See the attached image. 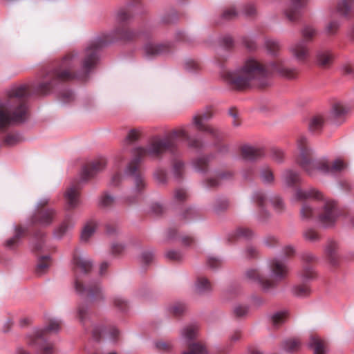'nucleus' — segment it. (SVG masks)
Instances as JSON below:
<instances>
[{
  "mask_svg": "<svg viewBox=\"0 0 354 354\" xmlns=\"http://www.w3.org/2000/svg\"><path fill=\"white\" fill-rule=\"evenodd\" d=\"M86 310L83 307H80L78 308V315L81 320H83L84 315L86 314Z\"/></svg>",
  "mask_w": 354,
  "mask_h": 354,
  "instance_id": "obj_61",
  "label": "nucleus"
},
{
  "mask_svg": "<svg viewBox=\"0 0 354 354\" xmlns=\"http://www.w3.org/2000/svg\"><path fill=\"white\" fill-rule=\"evenodd\" d=\"M140 137V132L138 130H131L126 138V141L128 142H133L137 140Z\"/></svg>",
  "mask_w": 354,
  "mask_h": 354,
  "instance_id": "obj_41",
  "label": "nucleus"
},
{
  "mask_svg": "<svg viewBox=\"0 0 354 354\" xmlns=\"http://www.w3.org/2000/svg\"><path fill=\"white\" fill-rule=\"evenodd\" d=\"M204 348L198 344H192L189 345V350L185 351L183 354H204Z\"/></svg>",
  "mask_w": 354,
  "mask_h": 354,
  "instance_id": "obj_35",
  "label": "nucleus"
},
{
  "mask_svg": "<svg viewBox=\"0 0 354 354\" xmlns=\"http://www.w3.org/2000/svg\"><path fill=\"white\" fill-rule=\"evenodd\" d=\"M28 86H13L6 91L8 99L0 102V129L8 127L13 122H21L26 118L27 108L21 98L27 95Z\"/></svg>",
  "mask_w": 354,
  "mask_h": 354,
  "instance_id": "obj_3",
  "label": "nucleus"
},
{
  "mask_svg": "<svg viewBox=\"0 0 354 354\" xmlns=\"http://www.w3.org/2000/svg\"><path fill=\"white\" fill-rule=\"evenodd\" d=\"M123 250L122 245L118 244L113 246V250L115 253H119Z\"/></svg>",
  "mask_w": 354,
  "mask_h": 354,
  "instance_id": "obj_63",
  "label": "nucleus"
},
{
  "mask_svg": "<svg viewBox=\"0 0 354 354\" xmlns=\"http://www.w3.org/2000/svg\"><path fill=\"white\" fill-rule=\"evenodd\" d=\"M287 313L285 311L278 312L273 315L272 317V320L273 324L275 326H278L283 323L286 319Z\"/></svg>",
  "mask_w": 354,
  "mask_h": 354,
  "instance_id": "obj_36",
  "label": "nucleus"
},
{
  "mask_svg": "<svg viewBox=\"0 0 354 354\" xmlns=\"http://www.w3.org/2000/svg\"><path fill=\"white\" fill-rule=\"evenodd\" d=\"M290 51L298 62H304L309 54L308 49L303 41L298 42L291 46Z\"/></svg>",
  "mask_w": 354,
  "mask_h": 354,
  "instance_id": "obj_9",
  "label": "nucleus"
},
{
  "mask_svg": "<svg viewBox=\"0 0 354 354\" xmlns=\"http://www.w3.org/2000/svg\"><path fill=\"white\" fill-rule=\"evenodd\" d=\"M261 178L264 183H270L273 180V175L269 169L263 170L261 173Z\"/></svg>",
  "mask_w": 354,
  "mask_h": 354,
  "instance_id": "obj_40",
  "label": "nucleus"
},
{
  "mask_svg": "<svg viewBox=\"0 0 354 354\" xmlns=\"http://www.w3.org/2000/svg\"><path fill=\"white\" fill-rule=\"evenodd\" d=\"M198 333V328L196 326H189L183 330V335L187 339L194 338Z\"/></svg>",
  "mask_w": 354,
  "mask_h": 354,
  "instance_id": "obj_31",
  "label": "nucleus"
},
{
  "mask_svg": "<svg viewBox=\"0 0 354 354\" xmlns=\"http://www.w3.org/2000/svg\"><path fill=\"white\" fill-rule=\"evenodd\" d=\"M76 269L82 272H86L91 268V263L84 257L75 259Z\"/></svg>",
  "mask_w": 354,
  "mask_h": 354,
  "instance_id": "obj_22",
  "label": "nucleus"
},
{
  "mask_svg": "<svg viewBox=\"0 0 354 354\" xmlns=\"http://www.w3.org/2000/svg\"><path fill=\"white\" fill-rule=\"evenodd\" d=\"M173 310H174V313L175 314L178 315V314H180L181 313H183V310H184V307H183V306H179V307H178V306H174V307L173 308Z\"/></svg>",
  "mask_w": 354,
  "mask_h": 354,
  "instance_id": "obj_62",
  "label": "nucleus"
},
{
  "mask_svg": "<svg viewBox=\"0 0 354 354\" xmlns=\"http://www.w3.org/2000/svg\"><path fill=\"white\" fill-rule=\"evenodd\" d=\"M177 139H185L189 142V145L193 147H199V144L189 139L187 129L185 127H180L173 130L169 136L165 138L153 139L147 149L138 147L133 150L135 156L133 162L127 168V172L133 174L136 170V164L142 158L149 156L151 158L158 157L160 154L173 147Z\"/></svg>",
  "mask_w": 354,
  "mask_h": 354,
  "instance_id": "obj_2",
  "label": "nucleus"
},
{
  "mask_svg": "<svg viewBox=\"0 0 354 354\" xmlns=\"http://www.w3.org/2000/svg\"><path fill=\"white\" fill-rule=\"evenodd\" d=\"M87 57L83 62V69L85 71L91 68L97 62V57L96 51L90 48L86 50Z\"/></svg>",
  "mask_w": 354,
  "mask_h": 354,
  "instance_id": "obj_17",
  "label": "nucleus"
},
{
  "mask_svg": "<svg viewBox=\"0 0 354 354\" xmlns=\"http://www.w3.org/2000/svg\"><path fill=\"white\" fill-rule=\"evenodd\" d=\"M42 354H53V347L50 344H45L41 347Z\"/></svg>",
  "mask_w": 354,
  "mask_h": 354,
  "instance_id": "obj_53",
  "label": "nucleus"
},
{
  "mask_svg": "<svg viewBox=\"0 0 354 354\" xmlns=\"http://www.w3.org/2000/svg\"><path fill=\"white\" fill-rule=\"evenodd\" d=\"M338 28L339 24L337 21H331L327 25L326 30L328 34H333L337 31Z\"/></svg>",
  "mask_w": 354,
  "mask_h": 354,
  "instance_id": "obj_47",
  "label": "nucleus"
},
{
  "mask_svg": "<svg viewBox=\"0 0 354 354\" xmlns=\"http://www.w3.org/2000/svg\"><path fill=\"white\" fill-rule=\"evenodd\" d=\"M283 178L286 183L290 186L293 185L295 183L298 182L299 180V176L298 174L292 171H287L284 175Z\"/></svg>",
  "mask_w": 354,
  "mask_h": 354,
  "instance_id": "obj_29",
  "label": "nucleus"
},
{
  "mask_svg": "<svg viewBox=\"0 0 354 354\" xmlns=\"http://www.w3.org/2000/svg\"><path fill=\"white\" fill-rule=\"evenodd\" d=\"M6 142H7L8 145H13L17 143V137L16 136H13V135L8 136L6 139Z\"/></svg>",
  "mask_w": 354,
  "mask_h": 354,
  "instance_id": "obj_55",
  "label": "nucleus"
},
{
  "mask_svg": "<svg viewBox=\"0 0 354 354\" xmlns=\"http://www.w3.org/2000/svg\"><path fill=\"white\" fill-rule=\"evenodd\" d=\"M102 332L103 333V335L105 336V337L106 339H114L115 338H116V337L118 335V330L115 328H113L111 329H110L109 330H104L103 328H95L93 330V337L95 339H96L97 340L99 339V336H98V333Z\"/></svg>",
  "mask_w": 354,
  "mask_h": 354,
  "instance_id": "obj_19",
  "label": "nucleus"
},
{
  "mask_svg": "<svg viewBox=\"0 0 354 354\" xmlns=\"http://www.w3.org/2000/svg\"><path fill=\"white\" fill-rule=\"evenodd\" d=\"M349 11L350 6L344 1L337 6V12L339 16L346 17L348 15Z\"/></svg>",
  "mask_w": 354,
  "mask_h": 354,
  "instance_id": "obj_38",
  "label": "nucleus"
},
{
  "mask_svg": "<svg viewBox=\"0 0 354 354\" xmlns=\"http://www.w3.org/2000/svg\"><path fill=\"white\" fill-rule=\"evenodd\" d=\"M142 258L145 262L148 263L152 260L153 254L151 252H145L142 254Z\"/></svg>",
  "mask_w": 354,
  "mask_h": 354,
  "instance_id": "obj_57",
  "label": "nucleus"
},
{
  "mask_svg": "<svg viewBox=\"0 0 354 354\" xmlns=\"http://www.w3.org/2000/svg\"><path fill=\"white\" fill-rule=\"evenodd\" d=\"M97 225L94 222L88 223L82 230L81 239L83 241H87L89 238L94 234Z\"/></svg>",
  "mask_w": 354,
  "mask_h": 354,
  "instance_id": "obj_23",
  "label": "nucleus"
},
{
  "mask_svg": "<svg viewBox=\"0 0 354 354\" xmlns=\"http://www.w3.org/2000/svg\"><path fill=\"white\" fill-rule=\"evenodd\" d=\"M333 54L328 50H320L317 54V64L322 67L329 66L333 61Z\"/></svg>",
  "mask_w": 354,
  "mask_h": 354,
  "instance_id": "obj_11",
  "label": "nucleus"
},
{
  "mask_svg": "<svg viewBox=\"0 0 354 354\" xmlns=\"http://www.w3.org/2000/svg\"><path fill=\"white\" fill-rule=\"evenodd\" d=\"M283 158V153L280 149H274L272 151V158L277 162H281Z\"/></svg>",
  "mask_w": 354,
  "mask_h": 354,
  "instance_id": "obj_50",
  "label": "nucleus"
},
{
  "mask_svg": "<svg viewBox=\"0 0 354 354\" xmlns=\"http://www.w3.org/2000/svg\"><path fill=\"white\" fill-rule=\"evenodd\" d=\"M50 264H51V263H50V259L49 257H48V256L41 257L39 259L37 265V268H36L37 272L39 274H42L47 270V269L50 267Z\"/></svg>",
  "mask_w": 354,
  "mask_h": 354,
  "instance_id": "obj_24",
  "label": "nucleus"
},
{
  "mask_svg": "<svg viewBox=\"0 0 354 354\" xmlns=\"http://www.w3.org/2000/svg\"><path fill=\"white\" fill-rule=\"evenodd\" d=\"M348 109L342 102H335L330 111V119L334 123L341 121L342 118L348 112Z\"/></svg>",
  "mask_w": 354,
  "mask_h": 354,
  "instance_id": "obj_10",
  "label": "nucleus"
},
{
  "mask_svg": "<svg viewBox=\"0 0 354 354\" xmlns=\"http://www.w3.org/2000/svg\"><path fill=\"white\" fill-rule=\"evenodd\" d=\"M115 198L108 194L103 195L100 200V205L104 207L112 206L115 203Z\"/></svg>",
  "mask_w": 354,
  "mask_h": 354,
  "instance_id": "obj_34",
  "label": "nucleus"
},
{
  "mask_svg": "<svg viewBox=\"0 0 354 354\" xmlns=\"http://www.w3.org/2000/svg\"><path fill=\"white\" fill-rule=\"evenodd\" d=\"M261 154V151L251 146H243L241 149V155L246 160H253Z\"/></svg>",
  "mask_w": 354,
  "mask_h": 354,
  "instance_id": "obj_20",
  "label": "nucleus"
},
{
  "mask_svg": "<svg viewBox=\"0 0 354 354\" xmlns=\"http://www.w3.org/2000/svg\"><path fill=\"white\" fill-rule=\"evenodd\" d=\"M186 192L182 189L176 190L174 194V197L178 201L184 200L186 198Z\"/></svg>",
  "mask_w": 354,
  "mask_h": 354,
  "instance_id": "obj_51",
  "label": "nucleus"
},
{
  "mask_svg": "<svg viewBox=\"0 0 354 354\" xmlns=\"http://www.w3.org/2000/svg\"><path fill=\"white\" fill-rule=\"evenodd\" d=\"M75 62V57L74 55H68L62 61L60 67L56 70L53 74V82L56 80L64 81L73 78V75L71 72V69L73 67Z\"/></svg>",
  "mask_w": 354,
  "mask_h": 354,
  "instance_id": "obj_7",
  "label": "nucleus"
},
{
  "mask_svg": "<svg viewBox=\"0 0 354 354\" xmlns=\"http://www.w3.org/2000/svg\"><path fill=\"white\" fill-rule=\"evenodd\" d=\"M274 73L288 78H295L297 71L283 66L280 61H274L266 65L260 63L253 57L245 59L241 67L236 71L224 72L225 80L238 88L248 86L254 80L269 77Z\"/></svg>",
  "mask_w": 354,
  "mask_h": 354,
  "instance_id": "obj_1",
  "label": "nucleus"
},
{
  "mask_svg": "<svg viewBox=\"0 0 354 354\" xmlns=\"http://www.w3.org/2000/svg\"><path fill=\"white\" fill-rule=\"evenodd\" d=\"M60 328V322L58 320H52L49 325L46 328V331L48 332H56Z\"/></svg>",
  "mask_w": 354,
  "mask_h": 354,
  "instance_id": "obj_43",
  "label": "nucleus"
},
{
  "mask_svg": "<svg viewBox=\"0 0 354 354\" xmlns=\"http://www.w3.org/2000/svg\"><path fill=\"white\" fill-rule=\"evenodd\" d=\"M295 197L298 200H305L310 198L322 199L321 194L313 189H297L295 193Z\"/></svg>",
  "mask_w": 354,
  "mask_h": 354,
  "instance_id": "obj_14",
  "label": "nucleus"
},
{
  "mask_svg": "<svg viewBox=\"0 0 354 354\" xmlns=\"http://www.w3.org/2000/svg\"><path fill=\"white\" fill-rule=\"evenodd\" d=\"M106 165L104 160H97L86 165L83 168L82 172L84 177H89L92 176L94 172L102 169Z\"/></svg>",
  "mask_w": 354,
  "mask_h": 354,
  "instance_id": "obj_15",
  "label": "nucleus"
},
{
  "mask_svg": "<svg viewBox=\"0 0 354 354\" xmlns=\"http://www.w3.org/2000/svg\"><path fill=\"white\" fill-rule=\"evenodd\" d=\"M309 346L313 348L314 354H326V349L324 343L317 337H312Z\"/></svg>",
  "mask_w": 354,
  "mask_h": 354,
  "instance_id": "obj_18",
  "label": "nucleus"
},
{
  "mask_svg": "<svg viewBox=\"0 0 354 354\" xmlns=\"http://www.w3.org/2000/svg\"><path fill=\"white\" fill-rule=\"evenodd\" d=\"M75 289L78 292L81 293L84 291V288L82 287L81 283L79 282L78 281H75Z\"/></svg>",
  "mask_w": 354,
  "mask_h": 354,
  "instance_id": "obj_60",
  "label": "nucleus"
},
{
  "mask_svg": "<svg viewBox=\"0 0 354 354\" xmlns=\"http://www.w3.org/2000/svg\"><path fill=\"white\" fill-rule=\"evenodd\" d=\"M54 216L55 212L53 209H48L45 211H42L39 212V218L38 220V223L41 225H48L52 222Z\"/></svg>",
  "mask_w": 354,
  "mask_h": 354,
  "instance_id": "obj_21",
  "label": "nucleus"
},
{
  "mask_svg": "<svg viewBox=\"0 0 354 354\" xmlns=\"http://www.w3.org/2000/svg\"><path fill=\"white\" fill-rule=\"evenodd\" d=\"M241 338L240 332L236 331L230 337V340L231 342H235L238 341Z\"/></svg>",
  "mask_w": 354,
  "mask_h": 354,
  "instance_id": "obj_58",
  "label": "nucleus"
},
{
  "mask_svg": "<svg viewBox=\"0 0 354 354\" xmlns=\"http://www.w3.org/2000/svg\"><path fill=\"white\" fill-rule=\"evenodd\" d=\"M297 147L299 153L297 162L310 176H313L316 171L335 173L340 171L346 167L344 162L339 159L335 160L331 165L325 160H313L312 151L308 147V142L305 138H301L298 140Z\"/></svg>",
  "mask_w": 354,
  "mask_h": 354,
  "instance_id": "obj_4",
  "label": "nucleus"
},
{
  "mask_svg": "<svg viewBox=\"0 0 354 354\" xmlns=\"http://www.w3.org/2000/svg\"><path fill=\"white\" fill-rule=\"evenodd\" d=\"M211 289V284L206 278H199L196 283V290L199 292H204Z\"/></svg>",
  "mask_w": 354,
  "mask_h": 354,
  "instance_id": "obj_30",
  "label": "nucleus"
},
{
  "mask_svg": "<svg viewBox=\"0 0 354 354\" xmlns=\"http://www.w3.org/2000/svg\"><path fill=\"white\" fill-rule=\"evenodd\" d=\"M315 30L310 26L305 27L302 31V35L306 40L312 39L315 35Z\"/></svg>",
  "mask_w": 354,
  "mask_h": 354,
  "instance_id": "obj_39",
  "label": "nucleus"
},
{
  "mask_svg": "<svg viewBox=\"0 0 354 354\" xmlns=\"http://www.w3.org/2000/svg\"><path fill=\"white\" fill-rule=\"evenodd\" d=\"M232 176V174L231 172H227V173H219L218 176H216V178L218 180V182H215L214 180H209V185L210 186H216L218 185L221 184L227 179H230Z\"/></svg>",
  "mask_w": 354,
  "mask_h": 354,
  "instance_id": "obj_33",
  "label": "nucleus"
},
{
  "mask_svg": "<svg viewBox=\"0 0 354 354\" xmlns=\"http://www.w3.org/2000/svg\"><path fill=\"white\" fill-rule=\"evenodd\" d=\"M52 84H53V82H50V83L46 82V83H43V84H40L39 86V92L41 94H44V95L47 94L50 91V85Z\"/></svg>",
  "mask_w": 354,
  "mask_h": 354,
  "instance_id": "obj_49",
  "label": "nucleus"
},
{
  "mask_svg": "<svg viewBox=\"0 0 354 354\" xmlns=\"http://www.w3.org/2000/svg\"><path fill=\"white\" fill-rule=\"evenodd\" d=\"M209 264L212 267H216L217 266H218L220 264V262L217 259L210 258L209 259Z\"/></svg>",
  "mask_w": 354,
  "mask_h": 354,
  "instance_id": "obj_59",
  "label": "nucleus"
},
{
  "mask_svg": "<svg viewBox=\"0 0 354 354\" xmlns=\"http://www.w3.org/2000/svg\"><path fill=\"white\" fill-rule=\"evenodd\" d=\"M166 256L169 259H174V260H178L180 258V253L176 251H174V250H171V251L167 252L166 254Z\"/></svg>",
  "mask_w": 354,
  "mask_h": 354,
  "instance_id": "obj_54",
  "label": "nucleus"
},
{
  "mask_svg": "<svg viewBox=\"0 0 354 354\" xmlns=\"http://www.w3.org/2000/svg\"><path fill=\"white\" fill-rule=\"evenodd\" d=\"M315 277V273L312 268L306 267L301 272V278L304 281L313 279Z\"/></svg>",
  "mask_w": 354,
  "mask_h": 354,
  "instance_id": "obj_37",
  "label": "nucleus"
},
{
  "mask_svg": "<svg viewBox=\"0 0 354 354\" xmlns=\"http://www.w3.org/2000/svg\"><path fill=\"white\" fill-rule=\"evenodd\" d=\"M239 234L242 236L249 238L252 235V231L249 229H240L238 231Z\"/></svg>",
  "mask_w": 354,
  "mask_h": 354,
  "instance_id": "obj_56",
  "label": "nucleus"
},
{
  "mask_svg": "<svg viewBox=\"0 0 354 354\" xmlns=\"http://www.w3.org/2000/svg\"><path fill=\"white\" fill-rule=\"evenodd\" d=\"M165 48L164 45L150 43L145 45L144 50L147 55L154 56L164 53Z\"/></svg>",
  "mask_w": 354,
  "mask_h": 354,
  "instance_id": "obj_16",
  "label": "nucleus"
},
{
  "mask_svg": "<svg viewBox=\"0 0 354 354\" xmlns=\"http://www.w3.org/2000/svg\"><path fill=\"white\" fill-rule=\"evenodd\" d=\"M78 191L76 187L68 188L65 193V199L68 208H74L79 203Z\"/></svg>",
  "mask_w": 354,
  "mask_h": 354,
  "instance_id": "obj_12",
  "label": "nucleus"
},
{
  "mask_svg": "<svg viewBox=\"0 0 354 354\" xmlns=\"http://www.w3.org/2000/svg\"><path fill=\"white\" fill-rule=\"evenodd\" d=\"M212 116V111L211 109L201 111L193 117L192 122L198 131L214 135L216 130L210 125L205 123V122Z\"/></svg>",
  "mask_w": 354,
  "mask_h": 354,
  "instance_id": "obj_8",
  "label": "nucleus"
},
{
  "mask_svg": "<svg viewBox=\"0 0 354 354\" xmlns=\"http://www.w3.org/2000/svg\"><path fill=\"white\" fill-rule=\"evenodd\" d=\"M337 248V245L335 242H330L326 248V252L329 257H332L335 254Z\"/></svg>",
  "mask_w": 354,
  "mask_h": 354,
  "instance_id": "obj_45",
  "label": "nucleus"
},
{
  "mask_svg": "<svg viewBox=\"0 0 354 354\" xmlns=\"http://www.w3.org/2000/svg\"><path fill=\"white\" fill-rule=\"evenodd\" d=\"M270 277L268 279L258 269L251 268L246 271V278L252 282L258 284L264 291L275 287L277 281L283 279L288 274L286 266L278 259L272 261L270 263Z\"/></svg>",
  "mask_w": 354,
  "mask_h": 354,
  "instance_id": "obj_5",
  "label": "nucleus"
},
{
  "mask_svg": "<svg viewBox=\"0 0 354 354\" xmlns=\"http://www.w3.org/2000/svg\"><path fill=\"white\" fill-rule=\"evenodd\" d=\"M306 5V0L294 1L292 7L286 11V15L290 21L295 20L299 16V10Z\"/></svg>",
  "mask_w": 354,
  "mask_h": 354,
  "instance_id": "obj_13",
  "label": "nucleus"
},
{
  "mask_svg": "<svg viewBox=\"0 0 354 354\" xmlns=\"http://www.w3.org/2000/svg\"><path fill=\"white\" fill-rule=\"evenodd\" d=\"M122 176L120 174L116 173L114 174L111 178L110 184L111 186L115 187L118 186L121 182Z\"/></svg>",
  "mask_w": 354,
  "mask_h": 354,
  "instance_id": "obj_48",
  "label": "nucleus"
},
{
  "mask_svg": "<svg viewBox=\"0 0 354 354\" xmlns=\"http://www.w3.org/2000/svg\"><path fill=\"white\" fill-rule=\"evenodd\" d=\"M292 292L295 296L303 297L307 296L310 290L307 285H299L293 288Z\"/></svg>",
  "mask_w": 354,
  "mask_h": 354,
  "instance_id": "obj_27",
  "label": "nucleus"
},
{
  "mask_svg": "<svg viewBox=\"0 0 354 354\" xmlns=\"http://www.w3.org/2000/svg\"><path fill=\"white\" fill-rule=\"evenodd\" d=\"M248 310L246 306H236L234 308V313L237 317H242L247 314Z\"/></svg>",
  "mask_w": 354,
  "mask_h": 354,
  "instance_id": "obj_42",
  "label": "nucleus"
},
{
  "mask_svg": "<svg viewBox=\"0 0 354 354\" xmlns=\"http://www.w3.org/2000/svg\"><path fill=\"white\" fill-rule=\"evenodd\" d=\"M183 167V164L178 161L177 162L175 165H174V169L176 171H180V169Z\"/></svg>",
  "mask_w": 354,
  "mask_h": 354,
  "instance_id": "obj_64",
  "label": "nucleus"
},
{
  "mask_svg": "<svg viewBox=\"0 0 354 354\" xmlns=\"http://www.w3.org/2000/svg\"><path fill=\"white\" fill-rule=\"evenodd\" d=\"M322 211L317 214L318 221L324 227H329L335 221L336 210L333 201H324L322 205ZM317 214L313 205L304 204L301 209V216L303 219H308Z\"/></svg>",
  "mask_w": 354,
  "mask_h": 354,
  "instance_id": "obj_6",
  "label": "nucleus"
},
{
  "mask_svg": "<svg viewBox=\"0 0 354 354\" xmlns=\"http://www.w3.org/2000/svg\"><path fill=\"white\" fill-rule=\"evenodd\" d=\"M324 123V120L322 116H316L310 120L309 123V129L311 131L315 132L319 130Z\"/></svg>",
  "mask_w": 354,
  "mask_h": 354,
  "instance_id": "obj_28",
  "label": "nucleus"
},
{
  "mask_svg": "<svg viewBox=\"0 0 354 354\" xmlns=\"http://www.w3.org/2000/svg\"><path fill=\"white\" fill-rule=\"evenodd\" d=\"M236 15V12L234 8H230V9L225 10L223 14V17L227 19H232V17H235Z\"/></svg>",
  "mask_w": 354,
  "mask_h": 354,
  "instance_id": "obj_52",
  "label": "nucleus"
},
{
  "mask_svg": "<svg viewBox=\"0 0 354 354\" xmlns=\"http://www.w3.org/2000/svg\"><path fill=\"white\" fill-rule=\"evenodd\" d=\"M134 183L136 186V191L137 192L141 191V189L145 187V183L144 182V180L140 176H136L133 178Z\"/></svg>",
  "mask_w": 354,
  "mask_h": 354,
  "instance_id": "obj_46",
  "label": "nucleus"
},
{
  "mask_svg": "<svg viewBox=\"0 0 354 354\" xmlns=\"http://www.w3.org/2000/svg\"><path fill=\"white\" fill-rule=\"evenodd\" d=\"M284 349L287 351L292 352L297 350L300 346V342L295 339L286 340L284 342Z\"/></svg>",
  "mask_w": 354,
  "mask_h": 354,
  "instance_id": "obj_32",
  "label": "nucleus"
},
{
  "mask_svg": "<svg viewBox=\"0 0 354 354\" xmlns=\"http://www.w3.org/2000/svg\"><path fill=\"white\" fill-rule=\"evenodd\" d=\"M266 47L267 50L272 55H277L281 48L279 42L273 39H268L266 41Z\"/></svg>",
  "mask_w": 354,
  "mask_h": 354,
  "instance_id": "obj_26",
  "label": "nucleus"
},
{
  "mask_svg": "<svg viewBox=\"0 0 354 354\" xmlns=\"http://www.w3.org/2000/svg\"><path fill=\"white\" fill-rule=\"evenodd\" d=\"M23 232L24 230L21 227L17 228L15 235L12 238L7 240L6 242L5 243L6 247L9 249H12L17 246L20 239V236Z\"/></svg>",
  "mask_w": 354,
  "mask_h": 354,
  "instance_id": "obj_25",
  "label": "nucleus"
},
{
  "mask_svg": "<svg viewBox=\"0 0 354 354\" xmlns=\"http://www.w3.org/2000/svg\"><path fill=\"white\" fill-rule=\"evenodd\" d=\"M304 237L307 240L314 241L318 239L319 236L313 230H308L304 232Z\"/></svg>",
  "mask_w": 354,
  "mask_h": 354,
  "instance_id": "obj_44",
  "label": "nucleus"
}]
</instances>
